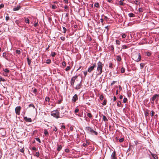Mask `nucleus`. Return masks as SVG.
Here are the masks:
<instances>
[{
    "label": "nucleus",
    "instance_id": "1",
    "mask_svg": "<svg viewBox=\"0 0 159 159\" xmlns=\"http://www.w3.org/2000/svg\"><path fill=\"white\" fill-rule=\"evenodd\" d=\"M103 66V64L101 62L99 61L98 62L97 69V75H99L102 74Z\"/></svg>",
    "mask_w": 159,
    "mask_h": 159
},
{
    "label": "nucleus",
    "instance_id": "2",
    "mask_svg": "<svg viewBox=\"0 0 159 159\" xmlns=\"http://www.w3.org/2000/svg\"><path fill=\"white\" fill-rule=\"evenodd\" d=\"M132 58L135 61L139 62L140 61L141 58L140 54L139 52H135L133 54Z\"/></svg>",
    "mask_w": 159,
    "mask_h": 159
},
{
    "label": "nucleus",
    "instance_id": "3",
    "mask_svg": "<svg viewBox=\"0 0 159 159\" xmlns=\"http://www.w3.org/2000/svg\"><path fill=\"white\" fill-rule=\"evenodd\" d=\"M59 113L57 110L54 111L51 113V115L56 118L59 117Z\"/></svg>",
    "mask_w": 159,
    "mask_h": 159
},
{
    "label": "nucleus",
    "instance_id": "4",
    "mask_svg": "<svg viewBox=\"0 0 159 159\" xmlns=\"http://www.w3.org/2000/svg\"><path fill=\"white\" fill-rule=\"evenodd\" d=\"M96 66V63H94L93 66L88 68L87 71L89 73H90L93 70L95 67Z\"/></svg>",
    "mask_w": 159,
    "mask_h": 159
},
{
    "label": "nucleus",
    "instance_id": "5",
    "mask_svg": "<svg viewBox=\"0 0 159 159\" xmlns=\"http://www.w3.org/2000/svg\"><path fill=\"white\" fill-rule=\"evenodd\" d=\"M77 76L75 75L72 78L70 81V84L72 86L74 85L75 81L77 78Z\"/></svg>",
    "mask_w": 159,
    "mask_h": 159
},
{
    "label": "nucleus",
    "instance_id": "6",
    "mask_svg": "<svg viewBox=\"0 0 159 159\" xmlns=\"http://www.w3.org/2000/svg\"><path fill=\"white\" fill-rule=\"evenodd\" d=\"M21 110V107L20 106L17 107L15 108V112L16 114L19 115Z\"/></svg>",
    "mask_w": 159,
    "mask_h": 159
},
{
    "label": "nucleus",
    "instance_id": "7",
    "mask_svg": "<svg viewBox=\"0 0 159 159\" xmlns=\"http://www.w3.org/2000/svg\"><path fill=\"white\" fill-rule=\"evenodd\" d=\"M78 99V95L77 94H75L73 97V98L72 99V102L73 103L75 102H76V101Z\"/></svg>",
    "mask_w": 159,
    "mask_h": 159
},
{
    "label": "nucleus",
    "instance_id": "8",
    "mask_svg": "<svg viewBox=\"0 0 159 159\" xmlns=\"http://www.w3.org/2000/svg\"><path fill=\"white\" fill-rule=\"evenodd\" d=\"M111 159H117L116 157V153L115 151H114L112 153L111 156Z\"/></svg>",
    "mask_w": 159,
    "mask_h": 159
},
{
    "label": "nucleus",
    "instance_id": "9",
    "mask_svg": "<svg viewBox=\"0 0 159 159\" xmlns=\"http://www.w3.org/2000/svg\"><path fill=\"white\" fill-rule=\"evenodd\" d=\"M92 129L89 127H86L85 128V129L87 132L89 133H90L92 130Z\"/></svg>",
    "mask_w": 159,
    "mask_h": 159
},
{
    "label": "nucleus",
    "instance_id": "10",
    "mask_svg": "<svg viewBox=\"0 0 159 159\" xmlns=\"http://www.w3.org/2000/svg\"><path fill=\"white\" fill-rule=\"evenodd\" d=\"M24 119L26 122H31L32 121V120L31 118H28L26 116L24 117Z\"/></svg>",
    "mask_w": 159,
    "mask_h": 159
},
{
    "label": "nucleus",
    "instance_id": "11",
    "mask_svg": "<svg viewBox=\"0 0 159 159\" xmlns=\"http://www.w3.org/2000/svg\"><path fill=\"white\" fill-rule=\"evenodd\" d=\"M159 95L158 94H156L153 96L152 98V101L154 102L155 100L158 97Z\"/></svg>",
    "mask_w": 159,
    "mask_h": 159
},
{
    "label": "nucleus",
    "instance_id": "12",
    "mask_svg": "<svg viewBox=\"0 0 159 159\" xmlns=\"http://www.w3.org/2000/svg\"><path fill=\"white\" fill-rule=\"evenodd\" d=\"M80 83H81V82H80V83H79V84H78L77 85L75 88V89L78 90V89H80V88H81V85Z\"/></svg>",
    "mask_w": 159,
    "mask_h": 159
},
{
    "label": "nucleus",
    "instance_id": "13",
    "mask_svg": "<svg viewBox=\"0 0 159 159\" xmlns=\"http://www.w3.org/2000/svg\"><path fill=\"white\" fill-rule=\"evenodd\" d=\"M57 150L58 151V152L60 151L61 149H62V146L60 145L57 144Z\"/></svg>",
    "mask_w": 159,
    "mask_h": 159
},
{
    "label": "nucleus",
    "instance_id": "14",
    "mask_svg": "<svg viewBox=\"0 0 159 159\" xmlns=\"http://www.w3.org/2000/svg\"><path fill=\"white\" fill-rule=\"evenodd\" d=\"M2 57L6 60H8V58L6 52H4L3 53Z\"/></svg>",
    "mask_w": 159,
    "mask_h": 159
},
{
    "label": "nucleus",
    "instance_id": "15",
    "mask_svg": "<svg viewBox=\"0 0 159 159\" xmlns=\"http://www.w3.org/2000/svg\"><path fill=\"white\" fill-rule=\"evenodd\" d=\"M20 6H18L16 7H14L13 8V10L14 11H18L20 9Z\"/></svg>",
    "mask_w": 159,
    "mask_h": 159
},
{
    "label": "nucleus",
    "instance_id": "16",
    "mask_svg": "<svg viewBox=\"0 0 159 159\" xmlns=\"http://www.w3.org/2000/svg\"><path fill=\"white\" fill-rule=\"evenodd\" d=\"M116 60L118 61H120L121 60V57L119 56H117L116 57Z\"/></svg>",
    "mask_w": 159,
    "mask_h": 159
},
{
    "label": "nucleus",
    "instance_id": "17",
    "mask_svg": "<svg viewBox=\"0 0 159 159\" xmlns=\"http://www.w3.org/2000/svg\"><path fill=\"white\" fill-rule=\"evenodd\" d=\"M128 16L129 17H132L135 16L132 13H130L128 14Z\"/></svg>",
    "mask_w": 159,
    "mask_h": 159
},
{
    "label": "nucleus",
    "instance_id": "18",
    "mask_svg": "<svg viewBox=\"0 0 159 159\" xmlns=\"http://www.w3.org/2000/svg\"><path fill=\"white\" fill-rule=\"evenodd\" d=\"M90 134H94L95 135H97L98 134V133L94 131L93 129H92V130H91V132L90 133Z\"/></svg>",
    "mask_w": 159,
    "mask_h": 159
},
{
    "label": "nucleus",
    "instance_id": "19",
    "mask_svg": "<svg viewBox=\"0 0 159 159\" xmlns=\"http://www.w3.org/2000/svg\"><path fill=\"white\" fill-rule=\"evenodd\" d=\"M44 133L46 136L48 135V133L46 129L44 130Z\"/></svg>",
    "mask_w": 159,
    "mask_h": 159
},
{
    "label": "nucleus",
    "instance_id": "20",
    "mask_svg": "<svg viewBox=\"0 0 159 159\" xmlns=\"http://www.w3.org/2000/svg\"><path fill=\"white\" fill-rule=\"evenodd\" d=\"M71 69V67L70 66H67L65 69V70L66 71H68Z\"/></svg>",
    "mask_w": 159,
    "mask_h": 159
},
{
    "label": "nucleus",
    "instance_id": "21",
    "mask_svg": "<svg viewBox=\"0 0 159 159\" xmlns=\"http://www.w3.org/2000/svg\"><path fill=\"white\" fill-rule=\"evenodd\" d=\"M128 48V47L127 46L125 45H123L121 47V48L122 49H125Z\"/></svg>",
    "mask_w": 159,
    "mask_h": 159
},
{
    "label": "nucleus",
    "instance_id": "22",
    "mask_svg": "<svg viewBox=\"0 0 159 159\" xmlns=\"http://www.w3.org/2000/svg\"><path fill=\"white\" fill-rule=\"evenodd\" d=\"M121 73H124L125 72V69L124 67H122L120 70Z\"/></svg>",
    "mask_w": 159,
    "mask_h": 159
},
{
    "label": "nucleus",
    "instance_id": "23",
    "mask_svg": "<svg viewBox=\"0 0 159 159\" xmlns=\"http://www.w3.org/2000/svg\"><path fill=\"white\" fill-rule=\"evenodd\" d=\"M145 65V64L143 63H141L140 64V66L141 67V69H142L144 67V66Z\"/></svg>",
    "mask_w": 159,
    "mask_h": 159
},
{
    "label": "nucleus",
    "instance_id": "24",
    "mask_svg": "<svg viewBox=\"0 0 159 159\" xmlns=\"http://www.w3.org/2000/svg\"><path fill=\"white\" fill-rule=\"evenodd\" d=\"M103 120L105 121H107L108 120L107 117L105 116H103Z\"/></svg>",
    "mask_w": 159,
    "mask_h": 159
},
{
    "label": "nucleus",
    "instance_id": "25",
    "mask_svg": "<svg viewBox=\"0 0 159 159\" xmlns=\"http://www.w3.org/2000/svg\"><path fill=\"white\" fill-rule=\"evenodd\" d=\"M27 61H28V63L29 65L30 66L31 63V61L30 60L29 58H27Z\"/></svg>",
    "mask_w": 159,
    "mask_h": 159
},
{
    "label": "nucleus",
    "instance_id": "26",
    "mask_svg": "<svg viewBox=\"0 0 159 159\" xmlns=\"http://www.w3.org/2000/svg\"><path fill=\"white\" fill-rule=\"evenodd\" d=\"M25 22L26 23H27L28 24H29V19L27 18H25Z\"/></svg>",
    "mask_w": 159,
    "mask_h": 159
},
{
    "label": "nucleus",
    "instance_id": "27",
    "mask_svg": "<svg viewBox=\"0 0 159 159\" xmlns=\"http://www.w3.org/2000/svg\"><path fill=\"white\" fill-rule=\"evenodd\" d=\"M5 80L3 78L2 76H0V81H4Z\"/></svg>",
    "mask_w": 159,
    "mask_h": 159
},
{
    "label": "nucleus",
    "instance_id": "28",
    "mask_svg": "<svg viewBox=\"0 0 159 159\" xmlns=\"http://www.w3.org/2000/svg\"><path fill=\"white\" fill-rule=\"evenodd\" d=\"M116 42L117 44L120 45V42L118 40H116Z\"/></svg>",
    "mask_w": 159,
    "mask_h": 159
},
{
    "label": "nucleus",
    "instance_id": "29",
    "mask_svg": "<svg viewBox=\"0 0 159 159\" xmlns=\"http://www.w3.org/2000/svg\"><path fill=\"white\" fill-rule=\"evenodd\" d=\"M62 66L64 67H66V62L65 61L62 62Z\"/></svg>",
    "mask_w": 159,
    "mask_h": 159
},
{
    "label": "nucleus",
    "instance_id": "30",
    "mask_svg": "<svg viewBox=\"0 0 159 159\" xmlns=\"http://www.w3.org/2000/svg\"><path fill=\"white\" fill-rule=\"evenodd\" d=\"M3 70L4 71V72L6 73H8L9 71V70L7 68H6L5 69H3Z\"/></svg>",
    "mask_w": 159,
    "mask_h": 159
},
{
    "label": "nucleus",
    "instance_id": "31",
    "mask_svg": "<svg viewBox=\"0 0 159 159\" xmlns=\"http://www.w3.org/2000/svg\"><path fill=\"white\" fill-rule=\"evenodd\" d=\"M51 62V60L50 59H47L46 61V63L48 64L50 63Z\"/></svg>",
    "mask_w": 159,
    "mask_h": 159
},
{
    "label": "nucleus",
    "instance_id": "32",
    "mask_svg": "<svg viewBox=\"0 0 159 159\" xmlns=\"http://www.w3.org/2000/svg\"><path fill=\"white\" fill-rule=\"evenodd\" d=\"M56 55V53L54 52H52L51 56L52 57H54Z\"/></svg>",
    "mask_w": 159,
    "mask_h": 159
},
{
    "label": "nucleus",
    "instance_id": "33",
    "mask_svg": "<svg viewBox=\"0 0 159 159\" xmlns=\"http://www.w3.org/2000/svg\"><path fill=\"white\" fill-rule=\"evenodd\" d=\"M122 37L123 38H125L126 37V35L125 33H122L121 34Z\"/></svg>",
    "mask_w": 159,
    "mask_h": 159
},
{
    "label": "nucleus",
    "instance_id": "34",
    "mask_svg": "<svg viewBox=\"0 0 159 159\" xmlns=\"http://www.w3.org/2000/svg\"><path fill=\"white\" fill-rule=\"evenodd\" d=\"M94 6L97 7H99V3L98 2L95 3L94 5Z\"/></svg>",
    "mask_w": 159,
    "mask_h": 159
},
{
    "label": "nucleus",
    "instance_id": "35",
    "mask_svg": "<svg viewBox=\"0 0 159 159\" xmlns=\"http://www.w3.org/2000/svg\"><path fill=\"white\" fill-rule=\"evenodd\" d=\"M29 107H32L34 108H35L34 105L32 103H31L29 105Z\"/></svg>",
    "mask_w": 159,
    "mask_h": 159
},
{
    "label": "nucleus",
    "instance_id": "36",
    "mask_svg": "<svg viewBox=\"0 0 159 159\" xmlns=\"http://www.w3.org/2000/svg\"><path fill=\"white\" fill-rule=\"evenodd\" d=\"M103 98H104V96H103V95L102 94V95H101L100 96V99L101 100H103Z\"/></svg>",
    "mask_w": 159,
    "mask_h": 159
},
{
    "label": "nucleus",
    "instance_id": "37",
    "mask_svg": "<svg viewBox=\"0 0 159 159\" xmlns=\"http://www.w3.org/2000/svg\"><path fill=\"white\" fill-rule=\"evenodd\" d=\"M89 118H91L92 117V115L90 113H89L87 114Z\"/></svg>",
    "mask_w": 159,
    "mask_h": 159
},
{
    "label": "nucleus",
    "instance_id": "38",
    "mask_svg": "<svg viewBox=\"0 0 159 159\" xmlns=\"http://www.w3.org/2000/svg\"><path fill=\"white\" fill-rule=\"evenodd\" d=\"M139 12H142L143 11V8H139Z\"/></svg>",
    "mask_w": 159,
    "mask_h": 159
},
{
    "label": "nucleus",
    "instance_id": "39",
    "mask_svg": "<svg viewBox=\"0 0 159 159\" xmlns=\"http://www.w3.org/2000/svg\"><path fill=\"white\" fill-rule=\"evenodd\" d=\"M127 100V99L126 98H124L123 99V102L124 103H125L126 102Z\"/></svg>",
    "mask_w": 159,
    "mask_h": 159
},
{
    "label": "nucleus",
    "instance_id": "40",
    "mask_svg": "<svg viewBox=\"0 0 159 159\" xmlns=\"http://www.w3.org/2000/svg\"><path fill=\"white\" fill-rule=\"evenodd\" d=\"M33 93H36L37 92V89L34 88V89L33 91Z\"/></svg>",
    "mask_w": 159,
    "mask_h": 159
},
{
    "label": "nucleus",
    "instance_id": "41",
    "mask_svg": "<svg viewBox=\"0 0 159 159\" xmlns=\"http://www.w3.org/2000/svg\"><path fill=\"white\" fill-rule=\"evenodd\" d=\"M121 104V102L120 101H118L117 103V106L119 107L120 105Z\"/></svg>",
    "mask_w": 159,
    "mask_h": 159
},
{
    "label": "nucleus",
    "instance_id": "42",
    "mask_svg": "<svg viewBox=\"0 0 159 159\" xmlns=\"http://www.w3.org/2000/svg\"><path fill=\"white\" fill-rule=\"evenodd\" d=\"M62 28L63 30V32L64 33H65L66 31V29L64 27H62Z\"/></svg>",
    "mask_w": 159,
    "mask_h": 159
},
{
    "label": "nucleus",
    "instance_id": "43",
    "mask_svg": "<svg viewBox=\"0 0 159 159\" xmlns=\"http://www.w3.org/2000/svg\"><path fill=\"white\" fill-rule=\"evenodd\" d=\"M46 101L49 102L50 100V98L48 97H46L45 98Z\"/></svg>",
    "mask_w": 159,
    "mask_h": 159
},
{
    "label": "nucleus",
    "instance_id": "44",
    "mask_svg": "<svg viewBox=\"0 0 159 159\" xmlns=\"http://www.w3.org/2000/svg\"><path fill=\"white\" fill-rule=\"evenodd\" d=\"M16 52L18 54H20V51L19 50H16Z\"/></svg>",
    "mask_w": 159,
    "mask_h": 159
},
{
    "label": "nucleus",
    "instance_id": "45",
    "mask_svg": "<svg viewBox=\"0 0 159 159\" xmlns=\"http://www.w3.org/2000/svg\"><path fill=\"white\" fill-rule=\"evenodd\" d=\"M146 55L148 56H150L151 55V53L149 52H146Z\"/></svg>",
    "mask_w": 159,
    "mask_h": 159
},
{
    "label": "nucleus",
    "instance_id": "46",
    "mask_svg": "<svg viewBox=\"0 0 159 159\" xmlns=\"http://www.w3.org/2000/svg\"><path fill=\"white\" fill-rule=\"evenodd\" d=\"M52 7L53 9H55L56 8V5L53 4L52 5Z\"/></svg>",
    "mask_w": 159,
    "mask_h": 159
},
{
    "label": "nucleus",
    "instance_id": "47",
    "mask_svg": "<svg viewBox=\"0 0 159 159\" xmlns=\"http://www.w3.org/2000/svg\"><path fill=\"white\" fill-rule=\"evenodd\" d=\"M35 139L37 141H38L39 143H41L40 140V139L39 138H35Z\"/></svg>",
    "mask_w": 159,
    "mask_h": 159
},
{
    "label": "nucleus",
    "instance_id": "48",
    "mask_svg": "<svg viewBox=\"0 0 159 159\" xmlns=\"http://www.w3.org/2000/svg\"><path fill=\"white\" fill-rule=\"evenodd\" d=\"M35 156L37 157H39V152H37L35 154Z\"/></svg>",
    "mask_w": 159,
    "mask_h": 159
},
{
    "label": "nucleus",
    "instance_id": "49",
    "mask_svg": "<svg viewBox=\"0 0 159 159\" xmlns=\"http://www.w3.org/2000/svg\"><path fill=\"white\" fill-rule=\"evenodd\" d=\"M107 103V102L106 100H104L103 101V102L102 104L103 105H105Z\"/></svg>",
    "mask_w": 159,
    "mask_h": 159
},
{
    "label": "nucleus",
    "instance_id": "50",
    "mask_svg": "<svg viewBox=\"0 0 159 159\" xmlns=\"http://www.w3.org/2000/svg\"><path fill=\"white\" fill-rule=\"evenodd\" d=\"M38 25V22L34 23V26L35 27L37 26Z\"/></svg>",
    "mask_w": 159,
    "mask_h": 159
},
{
    "label": "nucleus",
    "instance_id": "51",
    "mask_svg": "<svg viewBox=\"0 0 159 159\" xmlns=\"http://www.w3.org/2000/svg\"><path fill=\"white\" fill-rule=\"evenodd\" d=\"M134 3L136 4H138L139 3V2L138 1L135 0V1H134Z\"/></svg>",
    "mask_w": 159,
    "mask_h": 159
},
{
    "label": "nucleus",
    "instance_id": "52",
    "mask_svg": "<svg viewBox=\"0 0 159 159\" xmlns=\"http://www.w3.org/2000/svg\"><path fill=\"white\" fill-rule=\"evenodd\" d=\"M124 140V139L123 138H122L120 139L119 140V141L120 142H123Z\"/></svg>",
    "mask_w": 159,
    "mask_h": 159
},
{
    "label": "nucleus",
    "instance_id": "53",
    "mask_svg": "<svg viewBox=\"0 0 159 159\" xmlns=\"http://www.w3.org/2000/svg\"><path fill=\"white\" fill-rule=\"evenodd\" d=\"M123 1H120L119 2V4L120 5H124V3L123 2Z\"/></svg>",
    "mask_w": 159,
    "mask_h": 159
},
{
    "label": "nucleus",
    "instance_id": "54",
    "mask_svg": "<svg viewBox=\"0 0 159 159\" xmlns=\"http://www.w3.org/2000/svg\"><path fill=\"white\" fill-rule=\"evenodd\" d=\"M112 63H109V68H112Z\"/></svg>",
    "mask_w": 159,
    "mask_h": 159
},
{
    "label": "nucleus",
    "instance_id": "55",
    "mask_svg": "<svg viewBox=\"0 0 159 159\" xmlns=\"http://www.w3.org/2000/svg\"><path fill=\"white\" fill-rule=\"evenodd\" d=\"M60 39L62 41H63L65 40V38L64 37H60Z\"/></svg>",
    "mask_w": 159,
    "mask_h": 159
},
{
    "label": "nucleus",
    "instance_id": "56",
    "mask_svg": "<svg viewBox=\"0 0 159 159\" xmlns=\"http://www.w3.org/2000/svg\"><path fill=\"white\" fill-rule=\"evenodd\" d=\"M79 110L77 108V109H76L75 110V113H77L79 111Z\"/></svg>",
    "mask_w": 159,
    "mask_h": 159
},
{
    "label": "nucleus",
    "instance_id": "57",
    "mask_svg": "<svg viewBox=\"0 0 159 159\" xmlns=\"http://www.w3.org/2000/svg\"><path fill=\"white\" fill-rule=\"evenodd\" d=\"M65 128V126L63 125H62L61 126V129H62Z\"/></svg>",
    "mask_w": 159,
    "mask_h": 159
},
{
    "label": "nucleus",
    "instance_id": "58",
    "mask_svg": "<svg viewBox=\"0 0 159 159\" xmlns=\"http://www.w3.org/2000/svg\"><path fill=\"white\" fill-rule=\"evenodd\" d=\"M154 112L153 111H151V116H153L154 115Z\"/></svg>",
    "mask_w": 159,
    "mask_h": 159
},
{
    "label": "nucleus",
    "instance_id": "59",
    "mask_svg": "<svg viewBox=\"0 0 159 159\" xmlns=\"http://www.w3.org/2000/svg\"><path fill=\"white\" fill-rule=\"evenodd\" d=\"M57 128L56 126H54L53 129V130L55 132H57Z\"/></svg>",
    "mask_w": 159,
    "mask_h": 159
},
{
    "label": "nucleus",
    "instance_id": "60",
    "mask_svg": "<svg viewBox=\"0 0 159 159\" xmlns=\"http://www.w3.org/2000/svg\"><path fill=\"white\" fill-rule=\"evenodd\" d=\"M103 16H104V19L105 20H107L108 19V18L106 16H104V15H103Z\"/></svg>",
    "mask_w": 159,
    "mask_h": 159
},
{
    "label": "nucleus",
    "instance_id": "61",
    "mask_svg": "<svg viewBox=\"0 0 159 159\" xmlns=\"http://www.w3.org/2000/svg\"><path fill=\"white\" fill-rule=\"evenodd\" d=\"M9 19V17L8 16H6V21H8Z\"/></svg>",
    "mask_w": 159,
    "mask_h": 159
},
{
    "label": "nucleus",
    "instance_id": "62",
    "mask_svg": "<svg viewBox=\"0 0 159 159\" xmlns=\"http://www.w3.org/2000/svg\"><path fill=\"white\" fill-rule=\"evenodd\" d=\"M116 82V81H113L111 83V86L112 85H113Z\"/></svg>",
    "mask_w": 159,
    "mask_h": 159
},
{
    "label": "nucleus",
    "instance_id": "63",
    "mask_svg": "<svg viewBox=\"0 0 159 159\" xmlns=\"http://www.w3.org/2000/svg\"><path fill=\"white\" fill-rule=\"evenodd\" d=\"M4 6V5L3 4H1L0 5V9L3 8Z\"/></svg>",
    "mask_w": 159,
    "mask_h": 159
},
{
    "label": "nucleus",
    "instance_id": "64",
    "mask_svg": "<svg viewBox=\"0 0 159 159\" xmlns=\"http://www.w3.org/2000/svg\"><path fill=\"white\" fill-rule=\"evenodd\" d=\"M65 151L66 152H68L69 151V149H68L67 148H66L65 149Z\"/></svg>",
    "mask_w": 159,
    "mask_h": 159
}]
</instances>
